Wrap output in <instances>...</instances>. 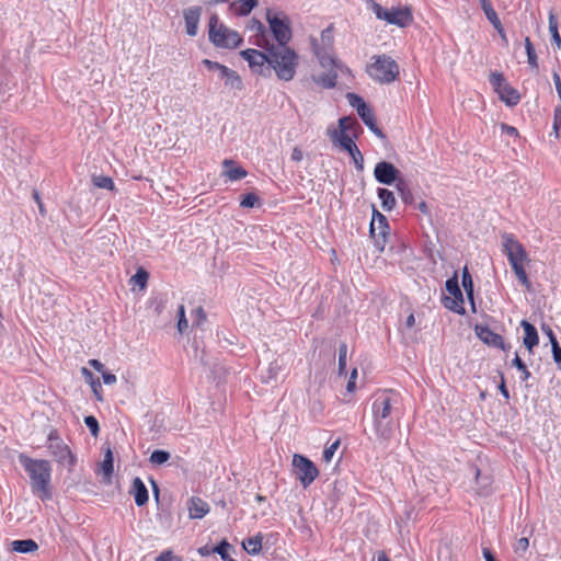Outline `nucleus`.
Masks as SVG:
<instances>
[{
	"mask_svg": "<svg viewBox=\"0 0 561 561\" xmlns=\"http://www.w3.org/2000/svg\"><path fill=\"white\" fill-rule=\"evenodd\" d=\"M19 462L30 477L31 489L33 494L37 495L43 502L53 497L51 491V463L46 459H33L21 453Z\"/></svg>",
	"mask_w": 561,
	"mask_h": 561,
	"instance_id": "f257e3e1",
	"label": "nucleus"
},
{
	"mask_svg": "<svg viewBox=\"0 0 561 561\" xmlns=\"http://www.w3.org/2000/svg\"><path fill=\"white\" fill-rule=\"evenodd\" d=\"M257 46L266 51H270V67L271 71L274 70L277 78L284 81H290L296 75L298 66V54L287 46H275L266 42L265 44L257 43Z\"/></svg>",
	"mask_w": 561,
	"mask_h": 561,
	"instance_id": "f03ea898",
	"label": "nucleus"
},
{
	"mask_svg": "<svg viewBox=\"0 0 561 561\" xmlns=\"http://www.w3.org/2000/svg\"><path fill=\"white\" fill-rule=\"evenodd\" d=\"M209 42L217 48L234 49L242 45V36L234 30L219 22L217 14H211L208 22Z\"/></svg>",
	"mask_w": 561,
	"mask_h": 561,
	"instance_id": "7ed1b4c3",
	"label": "nucleus"
},
{
	"mask_svg": "<svg viewBox=\"0 0 561 561\" xmlns=\"http://www.w3.org/2000/svg\"><path fill=\"white\" fill-rule=\"evenodd\" d=\"M374 61L367 66L368 76L381 83H391L399 77V65L387 55H376L371 58Z\"/></svg>",
	"mask_w": 561,
	"mask_h": 561,
	"instance_id": "20e7f679",
	"label": "nucleus"
},
{
	"mask_svg": "<svg viewBox=\"0 0 561 561\" xmlns=\"http://www.w3.org/2000/svg\"><path fill=\"white\" fill-rule=\"evenodd\" d=\"M367 4L373 10L377 19L386 21L389 24L397 25L399 27H407L413 22L411 9L408 7H392L391 9H387L375 0H368Z\"/></svg>",
	"mask_w": 561,
	"mask_h": 561,
	"instance_id": "39448f33",
	"label": "nucleus"
},
{
	"mask_svg": "<svg viewBox=\"0 0 561 561\" xmlns=\"http://www.w3.org/2000/svg\"><path fill=\"white\" fill-rule=\"evenodd\" d=\"M46 446L59 465L67 466L69 471L73 470L77 465V456L71 451L70 447L64 443L56 428L49 431Z\"/></svg>",
	"mask_w": 561,
	"mask_h": 561,
	"instance_id": "423d86ee",
	"label": "nucleus"
},
{
	"mask_svg": "<svg viewBox=\"0 0 561 561\" xmlns=\"http://www.w3.org/2000/svg\"><path fill=\"white\" fill-rule=\"evenodd\" d=\"M266 20L276 41L275 46H287L293 36L288 16L283 12H273L268 9Z\"/></svg>",
	"mask_w": 561,
	"mask_h": 561,
	"instance_id": "0eeeda50",
	"label": "nucleus"
},
{
	"mask_svg": "<svg viewBox=\"0 0 561 561\" xmlns=\"http://www.w3.org/2000/svg\"><path fill=\"white\" fill-rule=\"evenodd\" d=\"M489 82L492 85L494 92H496L499 95V99L507 106L513 107L519 103V92L510 83H507L502 72L492 71L489 76Z\"/></svg>",
	"mask_w": 561,
	"mask_h": 561,
	"instance_id": "6e6552de",
	"label": "nucleus"
},
{
	"mask_svg": "<svg viewBox=\"0 0 561 561\" xmlns=\"http://www.w3.org/2000/svg\"><path fill=\"white\" fill-rule=\"evenodd\" d=\"M339 128H340L339 131H336V130L332 131V134H331L332 140L334 142H337L339 146L341 147V149H343L347 153H352V151L354 152V150L358 147L355 144V141L353 140V138L346 134V131L351 130L353 128H357V129L362 130L360 125L358 124V122L355 118L344 116L339 119Z\"/></svg>",
	"mask_w": 561,
	"mask_h": 561,
	"instance_id": "1a4fd4ad",
	"label": "nucleus"
},
{
	"mask_svg": "<svg viewBox=\"0 0 561 561\" xmlns=\"http://www.w3.org/2000/svg\"><path fill=\"white\" fill-rule=\"evenodd\" d=\"M390 226L385 215L373 208V219L369 225V236L374 240L377 251L382 252L389 236Z\"/></svg>",
	"mask_w": 561,
	"mask_h": 561,
	"instance_id": "9d476101",
	"label": "nucleus"
},
{
	"mask_svg": "<svg viewBox=\"0 0 561 561\" xmlns=\"http://www.w3.org/2000/svg\"><path fill=\"white\" fill-rule=\"evenodd\" d=\"M240 56L248 61L253 73L268 78L271 77L270 51H261L254 48H248L240 51Z\"/></svg>",
	"mask_w": 561,
	"mask_h": 561,
	"instance_id": "9b49d317",
	"label": "nucleus"
},
{
	"mask_svg": "<svg viewBox=\"0 0 561 561\" xmlns=\"http://www.w3.org/2000/svg\"><path fill=\"white\" fill-rule=\"evenodd\" d=\"M296 478L304 488H308L319 476L316 465L306 456L295 454L293 457Z\"/></svg>",
	"mask_w": 561,
	"mask_h": 561,
	"instance_id": "f8f14e48",
	"label": "nucleus"
},
{
	"mask_svg": "<svg viewBox=\"0 0 561 561\" xmlns=\"http://www.w3.org/2000/svg\"><path fill=\"white\" fill-rule=\"evenodd\" d=\"M374 176L378 183L383 185H396L403 179L400 170L389 161L378 162L374 169Z\"/></svg>",
	"mask_w": 561,
	"mask_h": 561,
	"instance_id": "ddd939ff",
	"label": "nucleus"
},
{
	"mask_svg": "<svg viewBox=\"0 0 561 561\" xmlns=\"http://www.w3.org/2000/svg\"><path fill=\"white\" fill-rule=\"evenodd\" d=\"M503 252L507 255L511 266H513L514 262L516 264H524L527 260V252L524 245L513 234L505 233L503 236Z\"/></svg>",
	"mask_w": 561,
	"mask_h": 561,
	"instance_id": "4468645a",
	"label": "nucleus"
},
{
	"mask_svg": "<svg viewBox=\"0 0 561 561\" xmlns=\"http://www.w3.org/2000/svg\"><path fill=\"white\" fill-rule=\"evenodd\" d=\"M473 330L478 339L488 346L501 348L503 351H506L510 347H506L503 336L493 332L488 324L477 323L474 324Z\"/></svg>",
	"mask_w": 561,
	"mask_h": 561,
	"instance_id": "2eb2a0df",
	"label": "nucleus"
},
{
	"mask_svg": "<svg viewBox=\"0 0 561 561\" xmlns=\"http://www.w3.org/2000/svg\"><path fill=\"white\" fill-rule=\"evenodd\" d=\"M389 392H392V390L385 391L375 397L371 404L373 417L392 419V399L389 397Z\"/></svg>",
	"mask_w": 561,
	"mask_h": 561,
	"instance_id": "dca6fc26",
	"label": "nucleus"
},
{
	"mask_svg": "<svg viewBox=\"0 0 561 561\" xmlns=\"http://www.w3.org/2000/svg\"><path fill=\"white\" fill-rule=\"evenodd\" d=\"M202 12L203 10L199 5L190 7L183 11L187 35L195 36L197 34Z\"/></svg>",
	"mask_w": 561,
	"mask_h": 561,
	"instance_id": "f3484780",
	"label": "nucleus"
},
{
	"mask_svg": "<svg viewBox=\"0 0 561 561\" xmlns=\"http://www.w3.org/2000/svg\"><path fill=\"white\" fill-rule=\"evenodd\" d=\"M375 434L378 439L389 442L393 435L392 419L373 417Z\"/></svg>",
	"mask_w": 561,
	"mask_h": 561,
	"instance_id": "a211bd4d",
	"label": "nucleus"
},
{
	"mask_svg": "<svg viewBox=\"0 0 561 561\" xmlns=\"http://www.w3.org/2000/svg\"><path fill=\"white\" fill-rule=\"evenodd\" d=\"M130 494H133L137 506L141 507L148 503L149 493L146 484L139 477H135L131 482Z\"/></svg>",
	"mask_w": 561,
	"mask_h": 561,
	"instance_id": "6ab92c4d",
	"label": "nucleus"
},
{
	"mask_svg": "<svg viewBox=\"0 0 561 561\" xmlns=\"http://www.w3.org/2000/svg\"><path fill=\"white\" fill-rule=\"evenodd\" d=\"M520 327L524 330L523 344L533 353L535 346L539 344V335L536 327L527 320H522Z\"/></svg>",
	"mask_w": 561,
	"mask_h": 561,
	"instance_id": "aec40b11",
	"label": "nucleus"
},
{
	"mask_svg": "<svg viewBox=\"0 0 561 561\" xmlns=\"http://www.w3.org/2000/svg\"><path fill=\"white\" fill-rule=\"evenodd\" d=\"M187 510L190 518L201 519L209 512V505L201 497L192 496L187 502Z\"/></svg>",
	"mask_w": 561,
	"mask_h": 561,
	"instance_id": "412c9836",
	"label": "nucleus"
},
{
	"mask_svg": "<svg viewBox=\"0 0 561 561\" xmlns=\"http://www.w3.org/2000/svg\"><path fill=\"white\" fill-rule=\"evenodd\" d=\"M313 50L322 68L325 69H342L341 62L333 58L324 48H320L313 41Z\"/></svg>",
	"mask_w": 561,
	"mask_h": 561,
	"instance_id": "4be33fe9",
	"label": "nucleus"
},
{
	"mask_svg": "<svg viewBox=\"0 0 561 561\" xmlns=\"http://www.w3.org/2000/svg\"><path fill=\"white\" fill-rule=\"evenodd\" d=\"M219 77L225 81V85L234 89V90H242L244 88L243 81L239 73L227 66H222L221 70L219 71Z\"/></svg>",
	"mask_w": 561,
	"mask_h": 561,
	"instance_id": "5701e85b",
	"label": "nucleus"
},
{
	"mask_svg": "<svg viewBox=\"0 0 561 561\" xmlns=\"http://www.w3.org/2000/svg\"><path fill=\"white\" fill-rule=\"evenodd\" d=\"M451 296L453 297L443 296V298H442L443 306L446 309H448L457 314H460V316L466 314V309L462 306V304H463L462 291L460 290L459 293H455V295H451Z\"/></svg>",
	"mask_w": 561,
	"mask_h": 561,
	"instance_id": "b1692460",
	"label": "nucleus"
},
{
	"mask_svg": "<svg viewBox=\"0 0 561 561\" xmlns=\"http://www.w3.org/2000/svg\"><path fill=\"white\" fill-rule=\"evenodd\" d=\"M113 472H114V456H113L112 449L110 447H107L104 453V458H103L102 462L100 463L98 473H102L103 481L105 483H110L112 481Z\"/></svg>",
	"mask_w": 561,
	"mask_h": 561,
	"instance_id": "393cba45",
	"label": "nucleus"
},
{
	"mask_svg": "<svg viewBox=\"0 0 561 561\" xmlns=\"http://www.w3.org/2000/svg\"><path fill=\"white\" fill-rule=\"evenodd\" d=\"M222 165L225 167L224 174L230 180V181H239L248 175L247 170L237 164L231 159H225L222 162Z\"/></svg>",
	"mask_w": 561,
	"mask_h": 561,
	"instance_id": "a878e982",
	"label": "nucleus"
},
{
	"mask_svg": "<svg viewBox=\"0 0 561 561\" xmlns=\"http://www.w3.org/2000/svg\"><path fill=\"white\" fill-rule=\"evenodd\" d=\"M257 5V0H233L229 10L237 16H247Z\"/></svg>",
	"mask_w": 561,
	"mask_h": 561,
	"instance_id": "bb28decb",
	"label": "nucleus"
},
{
	"mask_svg": "<svg viewBox=\"0 0 561 561\" xmlns=\"http://www.w3.org/2000/svg\"><path fill=\"white\" fill-rule=\"evenodd\" d=\"M358 116L373 134H375L380 139H386L385 133L377 125V121L371 107L367 108L364 111V113H362V115Z\"/></svg>",
	"mask_w": 561,
	"mask_h": 561,
	"instance_id": "cd10ccee",
	"label": "nucleus"
},
{
	"mask_svg": "<svg viewBox=\"0 0 561 561\" xmlns=\"http://www.w3.org/2000/svg\"><path fill=\"white\" fill-rule=\"evenodd\" d=\"M461 285L466 291L468 300L470 301L472 311L476 312L477 309H476V302H474V285H473L471 274L467 266H465L462 270Z\"/></svg>",
	"mask_w": 561,
	"mask_h": 561,
	"instance_id": "c85d7f7f",
	"label": "nucleus"
},
{
	"mask_svg": "<svg viewBox=\"0 0 561 561\" xmlns=\"http://www.w3.org/2000/svg\"><path fill=\"white\" fill-rule=\"evenodd\" d=\"M312 80L324 89H333L336 87V69H328V72H323L318 76H312Z\"/></svg>",
	"mask_w": 561,
	"mask_h": 561,
	"instance_id": "c756f323",
	"label": "nucleus"
},
{
	"mask_svg": "<svg viewBox=\"0 0 561 561\" xmlns=\"http://www.w3.org/2000/svg\"><path fill=\"white\" fill-rule=\"evenodd\" d=\"M263 538L262 533H257L253 537L245 538L242 547L250 556H257L262 550Z\"/></svg>",
	"mask_w": 561,
	"mask_h": 561,
	"instance_id": "7c9ffc66",
	"label": "nucleus"
},
{
	"mask_svg": "<svg viewBox=\"0 0 561 561\" xmlns=\"http://www.w3.org/2000/svg\"><path fill=\"white\" fill-rule=\"evenodd\" d=\"M38 549L34 539H18L11 542V550L18 553H31Z\"/></svg>",
	"mask_w": 561,
	"mask_h": 561,
	"instance_id": "2f4dec72",
	"label": "nucleus"
},
{
	"mask_svg": "<svg viewBox=\"0 0 561 561\" xmlns=\"http://www.w3.org/2000/svg\"><path fill=\"white\" fill-rule=\"evenodd\" d=\"M81 374L84 378V380L90 383L91 388H92V391L96 398L98 401H102L103 400V397H102V386H101V382L99 380V378H96L94 376V374L89 370L87 367H82L81 368Z\"/></svg>",
	"mask_w": 561,
	"mask_h": 561,
	"instance_id": "473e14b6",
	"label": "nucleus"
},
{
	"mask_svg": "<svg viewBox=\"0 0 561 561\" xmlns=\"http://www.w3.org/2000/svg\"><path fill=\"white\" fill-rule=\"evenodd\" d=\"M476 483L478 484V493L480 495H489L491 493V479L489 476H482L477 466L472 467Z\"/></svg>",
	"mask_w": 561,
	"mask_h": 561,
	"instance_id": "72a5a7b5",
	"label": "nucleus"
},
{
	"mask_svg": "<svg viewBox=\"0 0 561 561\" xmlns=\"http://www.w3.org/2000/svg\"><path fill=\"white\" fill-rule=\"evenodd\" d=\"M377 195L381 202V207L385 210L390 211L394 208L397 202L392 191L385 187H378Z\"/></svg>",
	"mask_w": 561,
	"mask_h": 561,
	"instance_id": "f704fd0d",
	"label": "nucleus"
},
{
	"mask_svg": "<svg viewBox=\"0 0 561 561\" xmlns=\"http://www.w3.org/2000/svg\"><path fill=\"white\" fill-rule=\"evenodd\" d=\"M394 186L397 192L399 193V196L401 197L402 202L405 205L414 204L413 193L410 190L409 183L404 179L398 181V183Z\"/></svg>",
	"mask_w": 561,
	"mask_h": 561,
	"instance_id": "c9c22d12",
	"label": "nucleus"
},
{
	"mask_svg": "<svg viewBox=\"0 0 561 561\" xmlns=\"http://www.w3.org/2000/svg\"><path fill=\"white\" fill-rule=\"evenodd\" d=\"M231 550H233V547L227 539H222L216 546L211 547V551L219 554L222 561H237L230 557Z\"/></svg>",
	"mask_w": 561,
	"mask_h": 561,
	"instance_id": "e433bc0d",
	"label": "nucleus"
},
{
	"mask_svg": "<svg viewBox=\"0 0 561 561\" xmlns=\"http://www.w3.org/2000/svg\"><path fill=\"white\" fill-rule=\"evenodd\" d=\"M346 99L350 105L356 110L358 115H362L364 111L370 107L360 95L354 92L346 93Z\"/></svg>",
	"mask_w": 561,
	"mask_h": 561,
	"instance_id": "4c0bfd02",
	"label": "nucleus"
},
{
	"mask_svg": "<svg viewBox=\"0 0 561 561\" xmlns=\"http://www.w3.org/2000/svg\"><path fill=\"white\" fill-rule=\"evenodd\" d=\"M549 31L551 34L552 46H556L557 49L561 48V36L558 30V20L553 15V13L549 14Z\"/></svg>",
	"mask_w": 561,
	"mask_h": 561,
	"instance_id": "58836bf2",
	"label": "nucleus"
},
{
	"mask_svg": "<svg viewBox=\"0 0 561 561\" xmlns=\"http://www.w3.org/2000/svg\"><path fill=\"white\" fill-rule=\"evenodd\" d=\"M240 206L243 208H254L261 206V198L260 196L254 193L250 192L247 194H243L240 199Z\"/></svg>",
	"mask_w": 561,
	"mask_h": 561,
	"instance_id": "ea45409f",
	"label": "nucleus"
},
{
	"mask_svg": "<svg viewBox=\"0 0 561 561\" xmlns=\"http://www.w3.org/2000/svg\"><path fill=\"white\" fill-rule=\"evenodd\" d=\"M525 49H526V54H527L528 65L534 69H538L539 68L538 56H537L535 47L528 36L525 37Z\"/></svg>",
	"mask_w": 561,
	"mask_h": 561,
	"instance_id": "a19ab883",
	"label": "nucleus"
},
{
	"mask_svg": "<svg viewBox=\"0 0 561 561\" xmlns=\"http://www.w3.org/2000/svg\"><path fill=\"white\" fill-rule=\"evenodd\" d=\"M92 183L94 186H96L99 188H105L108 191L115 190V184H114L113 179L107 175H93Z\"/></svg>",
	"mask_w": 561,
	"mask_h": 561,
	"instance_id": "79ce46f5",
	"label": "nucleus"
},
{
	"mask_svg": "<svg viewBox=\"0 0 561 561\" xmlns=\"http://www.w3.org/2000/svg\"><path fill=\"white\" fill-rule=\"evenodd\" d=\"M171 458V454L164 449H156L151 453L149 461L153 465H163Z\"/></svg>",
	"mask_w": 561,
	"mask_h": 561,
	"instance_id": "37998d69",
	"label": "nucleus"
},
{
	"mask_svg": "<svg viewBox=\"0 0 561 561\" xmlns=\"http://www.w3.org/2000/svg\"><path fill=\"white\" fill-rule=\"evenodd\" d=\"M512 365L522 373L520 380L526 381L531 376L530 371L528 370L525 362L518 356V354L515 355V357L512 360Z\"/></svg>",
	"mask_w": 561,
	"mask_h": 561,
	"instance_id": "c03bdc74",
	"label": "nucleus"
},
{
	"mask_svg": "<svg viewBox=\"0 0 561 561\" xmlns=\"http://www.w3.org/2000/svg\"><path fill=\"white\" fill-rule=\"evenodd\" d=\"M346 354H347V345L345 342H342L339 345V374L346 375Z\"/></svg>",
	"mask_w": 561,
	"mask_h": 561,
	"instance_id": "a18cd8bd",
	"label": "nucleus"
},
{
	"mask_svg": "<svg viewBox=\"0 0 561 561\" xmlns=\"http://www.w3.org/2000/svg\"><path fill=\"white\" fill-rule=\"evenodd\" d=\"M251 28L255 30L257 32V35L261 36V38H257L256 44L257 43L265 44L266 42H268V39L265 36L266 27L264 26V24L260 20L253 18L251 20Z\"/></svg>",
	"mask_w": 561,
	"mask_h": 561,
	"instance_id": "49530a36",
	"label": "nucleus"
},
{
	"mask_svg": "<svg viewBox=\"0 0 561 561\" xmlns=\"http://www.w3.org/2000/svg\"><path fill=\"white\" fill-rule=\"evenodd\" d=\"M131 279L139 286V288L144 289L147 286L149 273L144 267H139Z\"/></svg>",
	"mask_w": 561,
	"mask_h": 561,
	"instance_id": "de8ad7c7",
	"label": "nucleus"
},
{
	"mask_svg": "<svg viewBox=\"0 0 561 561\" xmlns=\"http://www.w3.org/2000/svg\"><path fill=\"white\" fill-rule=\"evenodd\" d=\"M517 279L523 284L525 285L527 288H529L530 286V282H529V278H528V275L524 268V264H516V262H514L513 266H512Z\"/></svg>",
	"mask_w": 561,
	"mask_h": 561,
	"instance_id": "09e8293b",
	"label": "nucleus"
},
{
	"mask_svg": "<svg viewBox=\"0 0 561 561\" xmlns=\"http://www.w3.org/2000/svg\"><path fill=\"white\" fill-rule=\"evenodd\" d=\"M84 424L87 425V427L89 428L91 435L93 437H98L99 433H100V425H99V421L96 420V417L94 415H87L84 416Z\"/></svg>",
	"mask_w": 561,
	"mask_h": 561,
	"instance_id": "8fccbe9b",
	"label": "nucleus"
},
{
	"mask_svg": "<svg viewBox=\"0 0 561 561\" xmlns=\"http://www.w3.org/2000/svg\"><path fill=\"white\" fill-rule=\"evenodd\" d=\"M445 288L450 295H455V293H459L461 290L457 272L446 280Z\"/></svg>",
	"mask_w": 561,
	"mask_h": 561,
	"instance_id": "3c124183",
	"label": "nucleus"
},
{
	"mask_svg": "<svg viewBox=\"0 0 561 561\" xmlns=\"http://www.w3.org/2000/svg\"><path fill=\"white\" fill-rule=\"evenodd\" d=\"M178 330L180 333H183L188 328V323L185 317V309L183 305H181L178 309Z\"/></svg>",
	"mask_w": 561,
	"mask_h": 561,
	"instance_id": "603ef678",
	"label": "nucleus"
},
{
	"mask_svg": "<svg viewBox=\"0 0 561 561\" xmlns=\"http://www.w3.org/2000/svg\"><path fill=\"white\" fill-rule=\"evenodd\" d=\"M340 446V439L332 443L330 446H327L323 450L322 458L325 462H330Z\"/></svg>",
	"mask_w": 561,
	"mask_h": 561,
	"instance_id": "864d4df0",
	"label": "nucleus"
},
{
	"mask_svg": "<svg viewBox=\"0 0 561 561\" xmlns=\"http://www.w3.org/2000/svg\"><path fill=\"white\" fill-rule=\"evenodd\" d=\"M154 561H183V558L173 553L172 550L168 549L162 551Z\"/></svg>",
	"mask_w": 561,
	"mask_h": 561,
	"instance_id": "5fc2aeb1",
	"label": "nucleus"
},
{
	"mask_svg": "<svg viewBox=\"0 0 561 561\" xmlns=\"http://www.w3.org/2000/svg\"><path fill=\"white\" fill-rule=\"evenodd\" d=\"M348 154L352 157L356 169L358 171H363L364 170V157H363L360 150L358 148H356L354 150V152L352 151V153H348Z\"/></svg>",
	"mask_w": 561,
	"mask_h": 561,
	"instance_id": "6e6d98bb",
	"label": "nucleus"
},
{
	"mask_svg": "<svg viewBox=\"0 0 561 561\" xmlns=\"http://www.w3.org/2000/svg\"><path fill=\"white\" fill-rule=\"evenodd\" d=\"M529 547V540L526 537H522L517 540L515 545V552L517 554H524Z\"/></svg>",
	"mask_w": 561,
	"mask_h": 561,
	"instance_id": "4d7b16f0",
	"label": "nucleus"
},
{
	"mask_svg": "<svg viewBox=\"0 0 561 561\" xmlns=\"http://www.w3.org/2000/svg\"><path fill=\"white\" fill-rule=\"evenodd\" d=\"M500 128H501L502 134H504V135H507V136H511V137H518L519 136V133H518L517 128L514 127V126H511V125H508L506 123H502L500 125Z\"/></svg>",
	"mask_w": 561,
	"mask_h": 561,
	"instance_id": "13d9d810",
	"label": "nucleus"
},
{
	"mask_svg": "<svg viewBox=\"0 0 561 561\" xmlns=\"http://www.w3.org/2000/svg\"><path fill=\"white\" fill-rule=\"evenodd\" d=\"M333 25L328 26L321 32V38L324 45H332L333 43Z\"/></svg>",
	"mask_w": 561,
	"mask_h": 561,
	"instance_id": "bf43d9fd",
	"label": "nucleus"
},
{
	"mask_svg": "<svg viewBox=\"0 0 561 561\" xmlns=\"http://www.w3.org/2000/svg\"><path fill=\"white\" fill-rule=\"evenodd\" d=\"M553 128L558 136H561V105L554 110Z\"/></svg>",
	"mask_w": 561,
	"mask_h": 561,
	"instance_id": "052dcab7",
	"label": "nucleus"
},
{
	"mask_svg": "<svg viewBox=\"0 0 561 561\" xmlns=\"http://www.w3.org/2000/svg\"><path fill=\"white\" fill-rule=\"evenodd\" d=\"M551 351H552L553 360L556 362V364H558L560 366L561 365V346H560L559 342H554L551 345Z\"/></svg>",
	"mask_w": 561,
	"mask_h": 561,
	"instance_id": "680f3d73",
	"label": "nucleus"
},
{
	"mask_svg": "<svg viewBox=\"0 0 561 561\" xmlns=\"http://www.w3.org/2000/svg\"><path fill=\"white\" fill-rule=\"evenodd\" d=\"M541 331L548 336L550 344L552 345L554 342H558L557 336L550 325L547 323L541 324Z\"/></svg>",
	"mask_w": 561,
	"mask_h": 561,
	"instance_id": "e2e57ef3",
	"label": "nucleus"
},
{
	"mask_svg": "<svg viewBox=\"0 0 561 561\" xmlns=\"http://www.w3.org/2000/svg\"><path fill=\"white\" fill-rule=\"evenodd\" d=\"M202 64L210 71H220L222 66L221 64L217 62V61H213V60H209V59H203L202 60Z\"/></svg>",
	"mask_w": 561,
	"mask_h": 561,
	"instance_id": "0e129e2a",
	"label": "nucleus"
},
{
	"mask_svg": "<svg viewBox=\"0 0 561 561\" xmlns=\"http://www.w3.org/2000/svg\"><path fill=\"white\" fill-rule=\"evenodd\" d=\"M279 369L276 363H272L267 369V376L264 377V381L267 382L271 379H275L277 376V370Z\"/></svg>",
	"mask_w": 561,
	"mask_h": 561,
	"instance_id": "69168bd1",
	"label": "nucleus"
},
{
	"mask_svg": "<svg viewBox=\"0 0 561 561\" xmlns=\"http://www.w3.org/2000/svg\"><path fill=\"white\" fill-rule=\"evenodd\" d=\"M485 16L494 28H499L502 25L496 11L489 12Z\"/></svg>",
	"mask_w": 561,
	"mask_h": 561,
	"instance_id": "338daca9",
	"label": "nucleus"
},
{
	"mask_svg": "<svg viewBox=\"0 0 561 561\" xmlns=\"http://www.w3.org/2000/svg\"><path fill=\"white\" fill-rule=\"evenodd\" d=\"M552 78H553V82H554L556 90H557L558 96L560 99V105H561V78L557 71L553 72Z\"/></svg>",
	"mask_w": 561,
	"mask_h": 561,
	"instance_id": "774afa93",
	"label": "nucleus"
}]
</instances>
